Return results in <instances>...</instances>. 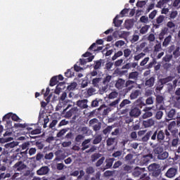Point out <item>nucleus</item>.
I'll return each instance as SVG.
<instances>
[{
    "label": "nucleus",
    "mask_w": 180,
    "mask_h": 180,
    "mask_svg": "<svg viewBox=\"0 0 180 180\" xmlns=\"http://www.w3.org/2000/svg\"><path fill=\"white\" fill-rule=\"evenodd\" d=\"M150 137L153 141L157 140L158 143H162L165 139V132L162 129H157L155 131H149L141 138V141L146 143L150 140Z\"/></svg>",
    "instance_id": "1"
},
{
    "label": "nucleus",
    "mask_w": 180,
    "mask_h": 180,
    "mask_svg": "<svg viewBox=\"0 0 180 180\" xmlns=\"http://www.w3.org/2000/svg\"><path fill=\"white\" fill-rule=\"evenodd\" d=\"M72 108L68 110V108ZM63 113L65 114V119H71L72 117L73 120L77 119V116L78 115V108L73 107L71 104H68V106L63 110ZM73 116V117H72Z\"/></svg>",
    "instance_id": "2"
},
{
    "label": "nucleus",
    "mask_w": 180,
    "mask_h": 180,
    "mask_svg": "<svg viewBox=\"0 0 180 180\" xmlns=\"http://www.w3.org/2000/svg\"><path fill=\"white\" fill-rule=\"evenodd\" d=\"M149 172H151L152 176L154 178H158L161 175V169L160 168V165L157 163H153L150 165L148 167Z\"/></svg>",
    "instance_id": "3"
},
{
    "label": "nucleus",
    "mask_w": 180,
    "mask_h": 180,
    "mask_svg": "<svg viewBox=\"0 0 180 180\" xmlns=\"http://www.w3.org/2000/svg\"><path fill=\"white\" fill-rule=\"evenodd\" d=\"M149 172H151L152 176L154 178H158L161 175V169L160 168V165L157 163H153L150 165L148 167Z\"/></svg>",
    "instance_id": "4"
},
{
    "label": "nucleus",
    "mask_w": 180,
    "mask_h": 180,
    "mask_svg": "<svg viewBox=\"0 0 180 180\" xmlns=\"http://www.w3.org/2000/svg\"><path fill=\"white\" fill-rule=\"evenodd\" d=\"M110 79H112V76L108 75L106 76L102 82H100L98 85L99 91H106L109 87V82H110Z\"/></svg>",
    "instance_id": "5"
},
{
    "label": "nucleus",
    "mask_w": 180,
    "mask_h": 180,
    "mask_svg": "<svg viewBox=\"0 0 180 180\" xmlns=\"http://www.w3.org/2000/svg\"><path fill=\"white\" fill-rule=\"evenodd\" d=\"M167 129L170 131L172 137H176V135L178 134V129H176V121L170 122L167 126Z\"/></svg>",
    "instance_id": "6"
},
{
    "label": "nucleus",
    "mask_w": 180,
    "mask_h": 180,
    "mask_svg": "<svg viewBox=\"0 0 180 180\" xmlns=\"http://www.w3.org/2000/svg\"><path fill=\"white\" fill-rule=\"evenodd\" d=\"M53 96V94H50V91H46L44 94V98L45 101H46V103L44 101H42L41 103V108H46L47 106V104L50 103V101L51 99V97Z\"/></svg>",
    "instance_id": "7"
},
{
    "label": "nucleus",
    "mask_w": 180,
    "mask_h": 180,
    "mask_svg": "<svg viewBox=\"0 0 180 180\" xmlns=\"http://www.w3.org/2000/svg\"><path fill=\"white\" fill-rule=\"evenodd\" d=\"M27 132L29 133L30 139H37V136H34L36 134H40L41 133V129L38 128L33 130L32 127H27ZM30 130H32L30 131Z\"/></svg>",
    "instance_id": "8"
},
{
    "label": "nucleus",
    "mask_w": 180,
    "mask_h": 180,
    "mask_svg": "<svg viewBox=\"0 0 180 180\" xmlns=\"http://www.w3.org/2000/svg\"><path fill=\"white\" fill-rule=\"evenodd\" d=\"M164 20H165V15H160L155 19V24L153 22V26L155 29H160V27L162 23H164Z\"/></svg>",
    "instance_id": "9"
},
{
    "label": "nucleus",
    "mask_w": 180,
    "mask_h": 180,
    "mask_svg": "<svg viewBox=\"0 0 180 180\" xmlns=\"http://www.w3.org/2000/svg\"><path fill=\"white\" fill-rule=\"evenodd\" d=\"M151 158H153V155H151V154L143 155L139 160V165H147V164H148V162H150V160H151Z\"/></svg>",
    "instance_id": "10"
},
{
    "label": "nucleus",
    "mask_w": 180,
    "mask_h": 180,
    "mask_svg": "<svg viewBox=\"0 0 180 180\" xmlns=\"http://www.w3.org/2000/svg\"><path fill=\"white\" fill-rule=\"evenodd\" d=\"M145 129H148V127H153L155 124V120L153 118H149L146 120H143L142 123Z\"/></svg>",
    "instance_id": "11"
},
{
    "label": "nucleus",
    "mask_w": 180,
    "mask_h": 180,
    "mask_svg": "<svg viewBox=\"0 0 180 180\" xmlns=\"http://www.w3.org/2000/svg\"><path fill=\"white\" fill-rule=\"evenodd\" d=\"M166 116L170 120H175V118H176V110L174 108H172L169 111H166Z\"/></svg>",
    "instance_id": "12"
},
{
    "label": "nucleus",
    "mask_w": 180,
    "mask_h": 180,
    "mask_svg": "<svg viewBox=\"0 0 180 180\" xmlns=\"http://www.w3.org/2000/svg\"><path fill=\"white\" fill-rule=\"evenodd\" d=\"M54 154L56 155L55 161H61L65 158V154L61 150L56 151Z\"/></svg>",
    "instance_id": "13"
},
{
    "label": "nucleus",
    "mask_w": 180,
    "mask_h": 180,
    "mask_svg": "<svg viewBox=\"0 0 180 180\" xmlns=\"http://www.w3.org/2000/svg\"><path fill=\"white\" fill-rule=\"evenodd\" d=\"M136 85H137L136 81L127 80L125 82V88H127V91H131L133 88L136 87Z\"/></svg>",
    "instance_id": "14"
},
{
    "label": "nucleus",
    "mask_w": 180,
    "mask_h": 180,
    "mask_svg": "<svg viewBox=\"0 0 180 180\" xmlns=\"http://www.w3.org/2000/svg\"><path fill=\"white\" fill-rule=\"evenodd\" d=\"M177 169L175 167L169 168L165 174L167 178H174L176 175Z\"/></svg>",
    "instance_id": "15"
},
{
    "label": "nucleus",
    "mask_w": 180,
    "mask_h": 180,
    "mask_svg": "<svg viewBox=\"0 0 180 180\" xmlns=\"http://www.w3.org/2000/svg\"><path fill=\"white\" fill-rule=\"evenodd\" d=\"M77 105L81 109H86L88 108V100H79L77 101Z\"/></svg>",
    "instance_id": "16"
},
{
    "label": "nucleus",
    "mask_w": 180,
    "mask_h": 180,
    "mask_svg": "<svg viewBox=\"0 0 180 180\" xmlns=\"http://www.w3.org/2000/svg\"><path fill=\"white\" fill-rule=\"evenodd\" d=\"M105 165L104 169H110L111 167L113 166V162H115V158H108L105 159Z\"/></svg>",
    "instance_id": "17"
},
{
    "label": "nucleus",
    "mask_w": 180,
    "mask_h": 180,
    "mask_svg": "<svg viewBox=\"0 0 180 180\" xmlns=\"http://www.w3.org/2000/svg\"><path fill=\"white\" fill-rule=\"evenodd\" d=\"M126 85V80L123 79H118L116 81L115 86L117 89H123V88H125Z\"/></svg>",
    "instance_id": "18"
},
{
    "label": "nucleus",
    "mask_w": 180,
    "mask_h": 180,
    "mask_svg": "<svg viewBox=\"0 0 180 180\" xmlns=\"http://www.w3.org/2000/svg\"><path fill=\"white\" fill-rule=\"evenodd\" d=\"M49 171H50V169H49V167L44 166V167H41L39 169H38L37 171V175H47Z\"/></svg>",
    "instance_id": "19"
},
{
    "label": "nucleus",
    "mask_w": 180,
    "mask_h": 180,
    "mask_svg": "<svg viewBox=\"0 0 180 180\" xmlns=\"http://www.w3.org/2000/svg\"><path fill=\"white\" fill-rule=\"evenodd\" d=\"M129 115L131 117H139L141 115V111L138 108H134L131 110Z\"/></svg>",
    "instance_id": "20"
},
{
    "label": "nucleus",
    "mask_w": 180,
    "mask_h": 180,
    "mask_svg": "<svg viewBox=\"0 0 180 180\" xmlns=\"http://www.w3.org/2000/svg\"><path fill=\"white\" fill-rule=\"evenodd\" d=\"M13 168L17 171H22V169H25V168H26V165L23 162L18 161L14 165Z\"/></svg>",
    "instance_id": "21"
},
{
    "label": "nucleus",
    "mask_w": 180,
    "mask_h": 180,
    "mask_svg": "<svg viewBox=\"0 0 180 180\" xmlns=\"http://www.w3.org/2000/svg\"><path fill=\"white\" fill-rule=\"evenodd\" d=\"M153 103L154 100L153 99V97H149L146 99V103H144L143 101H141L138 106L139 108H143V106H146V105H153Z\"/></svg>",
    "instance_id": "22"
},
{
    "label": "nucleus",
    "mask_w": 180,
    "mask_h": 180,
    "mask_svg": "<svg viewBox=\"0 0 180 180\" xmlns=\"http://www.w3.org/2000/svg\"><path fill=\"white\" fill-rule=\"evenodd\" d=\"M144 171H146V168L136 167L133 172V175L135 177L140 176Z\"/></svg>",
    "instance_id": "23"
},
{
    "label": "nucleus",
    "mask_w": 180,
    "mask_h": 180,
    "mask_svg": "<svg viewBox=\"0 0 180 180\" xmlns=\"http://www.w3.org/2000/svg\"><path fill=\"white\" fill-rule=\"evenodd\" d=\"M155 157H157L158 160H167L168 158L169 153L167 151H162L160 153H158L157 155H155Z\"/></svg>",
    "instance_id": "24"
},
{
    "label": "nucleus",
    "mask_w": 180,
    "mask_h": 180,
    "mask_svg": "<svg viewBox=\"0 0 180 180\" xmlns=\"http://www.w3.org/2000/svg\"><path fill=\"white\" fill-rule=\"evenodd\" d=\"M64 89H67V84L65 82L58 83L54 91H64Z\"/></svg>",
    "instance_id": "25"
},
{
    "label": "nucleus",
    "mask_w": 180,
    "mask_h": 180,
    "mask_svg": "<svg viewBox=\"0 0 180 180\" xmlns=\"http://www.w3.org/2000/svg\"><path fill=\"white\" fill-rule=\"evenodd\" d=\"M91 139H85L82 143V151H85V150H87V148H89V143H91Z\"/></svg>",
    "instance_id": "26"
},
{
    "label": "nucleus",
    "mask_w": 180,
    "mask_h": 180,
    "mask_svg": "<svg viewBox=\"0 0 180 180\" xmlns=\"http://www.w3.org/2000/svg\"><path fill=\"white\" fill-rule=\"evenodd\" d=\"M167 33H168V27H165L161 30L160 33L158 35V39L160 41L164 40V37H165V34H167Z\"/></svg>",
    "instance_id": "27"
},
{
    "label": "nucleus",
    "mask_w": 180,
    "mask_h": 180,
    "mask_svg": "<svg viewBox=\"0 0 180 180\" xmlns=\"http://www.w3.org/2000/svg\"><path fill=\"white\" fill-rule=\"evenodd\" d=\"M85 139V136L84 134H77L75 138V143L79 146L82 143V141Z\"/></svg>",
    "instance_id": "28"
},
{
    "label": "nucleus",
    "mask_w": 180,
    "mask_h": 180,
    "mask_svg": "<svg viewBox=\"0 0 180 180\" xmlns=\"http://www.w3.org/2000/svg\"><path fill=\"white\" fill-rule=\"evenodd\" d=\"M155 83V77H151L148 79H147L145 82V85L151 88V86H154V84Z\"/></svg>",
    "instance_id": "29"
},
{
    "label": "nucleus",
    "mask_w": 180,
    "mask_h": 180,
    "mask_svg": "<svg viewBox=\"0 0 180 180\" xmlns=\"http://www.w3.org/2000/svg\"><path fill=\"white\" fill-rule=\"evenodd\" d=\"M172 40V35L169 34L167 37L165 38L162 42V47H168L169 46V43H171Z\"/></svg>",
    "instance_id": "30"
},
{
    "label": "nucleus",
    "mask_w": 180,
    "mask_h": 180,
    "mask_svg": "<svg viewBox=\"0 0 180 180\" xmlns=\"http://www.w3.org/2000/svg\"><path fill=\"white\" fill-rule=\"evenodd\" d=\"M66 91H74L77 86H78V84L77 82H73L70 84H66Z\"/></svg>",
    "instance_id": "31"
},
{
    "label": "nucleus",
    "mask_w": 180,
    "mask_h": 180,
    "mask_svg": "<svg viewBox=\"0 0 180 180\" xmlns=\"http://www.w3.org/2000/svg\"><path fill=\"white\" fill-rule=\"evenodd\" d=\"M129 79H134V81H137L139 79V72H131L129 74Z\"/></svg>",
    "instance_id": "32"
},
{
    "label": "nucleus",
    "mask_w": 180,
    "mask_h": 180,
    "mask_svg": "<svg viewBox=\"0 0 180 180\" xmlns=\"http://www.w3.org/2000/svg\"><path fill=\"white\" fill-rule=\"evenodd\" d=\"M94 58H95V56H91L85 59H79L80 65H85V64H86V63H91V61H92V60H94Z\"/></svg>",
    "instance_id": "33"
},
{
    "label": "nucleus",
    "mask_w": 180,
    "mask_h": 180,
    "mask_svg": "<svg viewBox=\"0 0 180 180\" xmlns=\"http://www.w3.org/2000/svg\"><path fill=\"white\" fill-rule=\"evenodd\" d=\"M103 63V60L100 59L98 60L94 61V70H101L102 68V64Z\"/></svg>",
    "instance_id": "34"
},
{
    "label": "nucleus",
    "mask_w": 180,
    "mask_h": 180,
    "mask_svg": "<svg viewBox=\"0 0 180 180\" xmlns=\"http://www.w3.org/2000/svg\"><path fill=\"white\" fill-rule=\"evenodd\" d=\"M176 84H178V80L175 79L172 83L167 84V91H172L176 88Z\"/></svg>",
    "instance_id": "35"
},
{
    "label": "nucleus",
    "mask_w": 180,
    "mask_h": 180,
    "mask_svg": "<svg viewBox=\"0 0 180 180\" xmlns=\"http://www.w3.org/2000/svg\"><path fill=\"white\" fill-rule=\"evenodd\" d=\"M56 85H58V80H57V77H52L49 81V86L53 88V86H56Z\"/></svg>",
    "instance_id": "36"
},
{
    "label": "nucleus",
    "mask_w": 180,
    "mask_h": 180,
    "mask_svg": "<svg viewBox=\"0 0 180 180\" xmlns=\"http://www.w3.org/2000/svg\"><path fill=\"white\" fill-rule=\"evenodd\" d=\"M139 96H141V91H132L131 94H130V99H137Z\"/></svg>",
    "instance_id": "37"
},
{
    "label": "nucleus",
    "mask_w": 180,
    "mask_h": 180,
    "mask_svg": "<svg viewBox=\"0 0 180 180\" xmlns=\"http://www.w3.org/2000/svg\"><path fill=\"white\" fill-rule=\"evenodd\" d=\"M119 19V15H116L113 19V23L115 27H120L123 23V20H117Z\"/></svg>",
    "instance_id": "38"
},
{
    "label": "nucleus",
    "mask_w": 180,
    "mask_h": 180,
    "mask_svg": "<svg viewBox=\"0 0 180 180\" xmlns=\"http://www.w3.org/2000/svg\"><path fill=\"white\" fill-rule=\"evenodd\" d=\"M167 29H170V33H175V23L172 21H169L167 23Z\"/></svg>",
    "instance_id": "39"
},
{
    "label": "nucleus",
    "mask_w": 180,
    "mask_h": 180,
    "mask_svg": "<svg viewBox=\"0 0 180 180\" xmlns=\"http://www.w3.org/2000/svg\"><path fill=\"white\" fill-rule=\"evenodd\" d=\"M164 82L160 79L155 84V91H161L164 88Z\"/></svg>",
    "instance_id": "40"
},
{
    "label": "nucleus",
    "mask_w": 180,
    "mask_h": 180,
    "mask_svg": "<svg viewBox=\"0 0 180 180\" xmlns=\"http://www.w3.org/2000/svg\"><path fill=\"white\" fill-rule=\"evenodd\" d=\"M70 102H71V101L70 100H63V101H59V103L58 104V108H65V106H68V105H70Z\"/></svg>",
    "instance_id": "41"
},
{
    "label": "nucleus",
    "mask_w": 180,
    "mask_h": 180,
    "mask_svg": "<svg viewBox=\"0 0 180 180\" xmlns=\"http://www.w3.org/2000/svg\"><path fill=\"white\" fill-rule=\"evenodd\" d=\"M101 157H102V154L101 153H94L93 155H91V162H95V161H96L97 160H99V158H101Z\"/></svg>",
    "instance_id": "42"
},
{
    "label": "nucleus",
    "mask_w": 180,
    "mask_h": 180,
    "mask_svg": "<svg viewBox=\"0 0 180 180\" xmlns=\"http://www.w3.org/2000/svg\"><path fill=\"white\" fill-rule=\"evenodd\" d=\"M113 127H114V126L111 125V126H108L106 128H105L103 130V134H104V136H108V134H109V133H110V131H112Z\"/></svg>",
    "instance_id": "43"
},
{
    "label": "nucleus",
    "mask_w": 180,
    "mask_h": 180,
    "mask_svg": "<svg viewBox=\"0 0 180 180\" xmlns=\"http://www.w3.org/2000/svg\"><path fill=\"white\" fill-rule=\"evenodd\" d=\"M101 81H102V78H101V77L93 79L92 84H93L94 86L98 88V85H99V84H101Z\"/></svg>",
    "instance_id": "44"
},
{
    "label": "nucleus",
    "mask_w": 180,
    "mask_h": 180,
    "mask_svg": "<svg viewBox=\"0 0 180 180\" xmlns=\"http://www.w3.org/2000/svg\"><path fill=\"white\" fill-rule=\"evenodd\" d=\"M74 69H68L67 72H65V77H67V78H71L72 77H74Z\"/></svg>",
    "instance_id": "45"
},
{
    "label": "nucleus",
    "mask_w": 180,
    "mask_h": 180,
    "mask_svg": "<svg viewBox=\"0 0 180 180\" xmlns=\"http://www.w3.org/2000/svg\"><path fill=\"white\" fill-rule=\"evenodd\" d=\"M174 77L172 76H168L165 78H162L160 79V80L162 81V82H163V84H168V82H171V81H172L174 79Z\"/></svg>",
    "instance_id": "46"
},
{
    "label": "nucleus",
    "mask_w": 180,
    "mask_h": 180,
    "mask_svg": "<svg viewBox=\"0 0 180 180\" xmlns=\"http://www.w3.org/2000/svg\"><path fill=\"white\" fill-rule=\"evenodd\" d=\"M148 29H150V25H144L140 29L139 32L141 34H146L148 32Z\"/></svg>",
    "instance_id": "47"
},
{
    "label": "nucleus",
    "mask_w": 180,
    "mask_h": 180,
    "mask_svg": "<svg viewBox=\"0 0 180 180\" xmlns=\"http://www.w3.org/2000/svg\"><path fill=\"white\" fill-rule=\"evenodd\" d=\"M101 127H102V123H101L100 122L92 126V129L94 131H99Z\"/></svg>",
    "instance_id": "48"
},
{
    "label": "nucleus",
    "mask_w": 180,
    "mask_h": 180,
    "mask_svg": "<svg viewBox=\"0 0 180 180\" xmlns=\"http://www.w3.org/2000/svg\"><path fill=\"white\" fill-rule=\"evenodd\" d=\"M122 56H123V51H119L112 57V60L115 61V60H117V58H119V57H122Z\"/></svg>",
    "instance_id": "49"
},
{
    "label": "nucleus",
    "mask_w": 180,
    "mask_h": 180,
    "mask_svg": "<svg viewBox=\"0 0 180 180\" xmlns=\"http://www.w3.org/2000/svg\"><path fill=\"white\" fill-rule=\"evenodd\" d=\"M164 151V148L162 146H157L154 150L153 153L155 155H157V154H161Z\"/></svg>",
    "instance_id": "50"
},
{
    "label": "nucleus",
    "mask_w": 180,
    "mask_h": 180,
    "mask_svg": "<svg viewBox=\"0 0 180 180\" xmlns=\"http://www.w3.org/2000/svg\"><path fill=\"white\" fill-rule=\"evenodd\" d=\"M101 141H102V135L98 134L94 138L93 141V144H99Z\"/></svg>",
    "instance_id": "51"
},
{
    "label": "nucleus",
    "mask_w": 180,
    "mask_h": 180,
    "mask_svg": "<svg viewBox=\"0 0 180 180\" xmlns=\"http://www.w3.org/2000/svg\"><path fill=\"white\" fill-rule=\"evenodd\" d=\"M116 139L115 138H108L106 141V145L108 147H110V146H113L115 144Z\"/></svg>",
    "instance_id": "52"
},
{
    "label": "nucleus",
    "mask_w": 180,
    "mask_h": 180,
    "mask_svg": "<svg viewBox=\"0 0 180 180\" xmlns=\"http://www.w3.org/2000/svg\"><path fill=\"white\" fill-rule=\"evenodd\" d=\"M179 143V138H178V134L176 135L174 139L172 141V147H176Z\"/></svg>",
    "instance_id": "53"
},
{
    "label": "nucleus",
    "mask_w": 180,
    "mask_h": 180,
    "mask_svg": "<svg viewBox=\"0 0 180 180\" xmlns=\"http://www.w3.org/2000/svg\"><path fill=\"white\" fill-rule=\"evenodd\" d=\"M99 102H102V99L98 100V98H96V100H94L91 103V108H97V106H99Z\"/></svg>",
    "instance_id": "54"
},
{
    "label": "nucleus",
    "mask_w": 180,
    "mask_h": 180,
    "mask_svg": "<svg viewBox=\"0 0 180 180\" xmlns=\"http://www.w3.org/2000/svg\"><path fill=\"white\" fill-rule=\"evenodd\" d=\"M122 169L124 171V172H127V174H130L131 172V166L128 165H124L122 166Z\"/></svg>",
    "instance_id": "55"
},
{
    "label": "nucleus",
    "mask_w": 180,
    "mask_h": 180,
    "mask_svg": "<svg viewBox=\"0 0 180 180\" xmlns=\"http://www.w3.org/2000/svg\"><path fill=\"white\" fill-rule=\"evenodd\" d=\"M130 103H131V102L129 100H123L122 103L120 104V109H122V108H124L126 105H130Z\"/></svg>",
    "instance_id": "56"
},
{
    "label": "nucleus",
    "mask_w": 180,
    "mask_h": 180,
    "mask_svg": "<svg viewBox=\"0 0 180 180\" xmlns=\"http://www.w3.org/2000/svg\"><path fill=\"white\" fill-rule=\"evenodd\" d=\"M94 92H95V91H84L82 94V96L83 98H89V96H92V95H94Z\"/></svg>",
    "instance_id": "57"
},
{
    "label": "nucleus",
    "mask_w": 180,
    "mask_h": 180,
    "mask_svg": "<svg viewBox=\"0 0 180 180\" xmlns=\"http://www.w3.org/2000/svg\"><path fill=\"white\" fill-rule=\"evenodd\" d=\"M119 96V93L116 92V91H112L109 95H108V99H115V98H117Z\"/></svg>",
    "instance_id": "58"
},
{
    "label": "nucleus",
    "mask_w": 180,
    "mask_h": 180,
    "mask_svg": "<svg viewBox=\"0 0 180 180\" xmlns=\"http://www.w3.org/2000/svg\"><path fill=\"white\" fill-rule=\"evenodd\" d=\"M155 64H157V60L154 58L153 59V61H151L150 63L146 65V70H150V68H153Z\"/></svg>",
    "instance_id": "59"
},
{
    "label": "nucleus",
    "mask_w": 180,
    "mask_h": 180,
    "mask_svg": "<svg viewBox=\"0 0 180 180\" xmlns=\"http://www.w3.org/2000/svg\"><path fill=\"white\" fill-rule=\"evenodd\" d=\"M172 60V55L167 54L162 58V61L165 63H169Z\"/></svg>",
    "instance_id": "60"
},
{
    "label": "nucleus",
    "mask_w": 180,
    "mask_h": 180,
    "mask_svg": "<svg viewBox=\"0 0 180 180\" xmlns=\"http://www.w3.org/2000/svg\"><path fill=\"white\" fill-rule=\"evenodd\" d=\"M156 102L158 104L164 103V96L156 95Z\"/></svg>",
    "instance_id": "61"
},
{
    "label": "nucleus",
    "mask_w": 180,
    "mask_h": 180,
    "mask_svg": "<svg viewBox=\"0 0 180 180\" xmlns=\"http://www.w3.org/2000/svg\"><path fill=\"white\" fill-rule=\"evenodd\" d=\"M105 162V156L101 157L96 162V167H99Z\"/></svg>",
    "instance_id": "62"
},
{
    "label": "nucleus",
    "mask_w": 180,
    "mask_h": 180,
    "mask_svg": "<svg viewBox=\"0 0 180 180\" xmlns=\"http://www.w3.org/2000/svg\"><path fill=\"white\" fill-rule=\"evenodd\" d=\"M131 55V50H130L129 49H126L124 50V57L125 58H128V57H130Z\"/></svg>",
    "instance_id": "63"
},
{
    "label": "nucleus",
    "mask_w": 180,
    "mask_h": 180,
    "mask_svg": "<svg viewBox=\"0 0 180 180\" xmlns=\"http://www.w3.org/2000/svg\"><path fill=\"white\" fill-rule=\"evenodd\" d=\"M98 45L96 43H93L88 49L89 51H96Z\"/></svg>",
    "instance_id": "64"
}]
</instances>
